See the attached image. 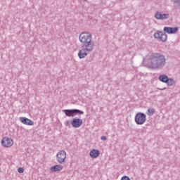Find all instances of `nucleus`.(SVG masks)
Segmentation results:
<instances>
[{
	"mask_svg": "<svg viewBox=\"0 0 180 180\" xmlns=\"http://www.w3.org/2000/svg\"><path fill=\"white\" fill-rule=\"evenodd\" d=\"M64 124H65V126H66V127H68L69 126H70L71 122L68 120V121H65Z\"/></svg>",
	"mask_w": 180,
	"mask_h": 180,
	"instance_id": "obj_18",
	"label": "nucleus"
},
{
	"mask_svg": "<svg viewBox=\"0 0 180 180\" xmlns=\"http://www.w3.org/2000/svg\"><path fill=\"white\" fill-rule=\"evenodd\" d=\"M164 89H166L165 88L162 89V90L164 91Z\"/></svg>",
	"mask_w": 180,
	"mask_h": 180,
	"instance_id": "obj_21",
	"label": "nucleus"
},
{
	"mask_svg": "<svg viewBox=\"0 0 180 180\" xmlns=\"http://www.w3.org/2000/svg\"><path fill=\"white\" fill-rule=\"evenodd\" d=\"M84 1H85L86 2V1H88V0H84Z\"/></svg>",
	"mask_w": 180,
	"mask_h": 180,
	"instance_id": "obj_22",
	"label": "nucleus"
},
{
	"mask_svg": "<svg viewBox=\"0 0 180 180\" xmlns=\"http://www.w3.org/2000/svg\"><path fill=\"white\" fill-rule=\"evenodd\" d=\"M1 146H3V147H5L6 148L12 147V146H13V139L8 137L3 138V139L1 140Z\"/></svg>",
	"mask_w": 180,
	"mask_h": 180,
	"instance_id": "obj_7",
	"label": "nucleus"
},
{
	"mask_svg": "<svg viewBox=\"0 0 180 180\" xmlns=\"http://www.w3.org/2000/svg\"><path fill=\"white\" fill-rule=\"evenodd\" d=\"M20 121L21 123H23V124H26L27 126H33V124H34V122L32 120L25 117H20Z\"/></svg>",
	"mask_w": 180,
	"mask_h": 180,
	"instance_id": "obj_10",
	"label": "nucleus"
},
{
	"mask_svg": "<svg viewBox=\"0 0 180 180\" xmlns=\"http://www.w3.org/2000/svg\"><path fill=\"white\" fill-rule=\"evenodd\" d=\"M63 113L68 117H74L77 115H84V111L79 109H67L63 110Z\"/></svg>",
	"mask_w": 180,
	"mask_h": 180,
	"instance_id": "obj_4",
	"label": "nucleus"
},
{
	"mask_svg": "<svg viewBox=\"0 0 180 180\" xmlns=\"http://www.w3.org/2000/svg\"><path fill=\"white\" fill-rule=\"evenodd\" d=\"M82 43V49L79 51V58H85L95 47V42L92 41V34L89 32H82L79 37Z\"/></svg>",
	"mask_w": 180,
	"mask_h": 180,
	"instance_id": "obj_1",
	"label": "nucleus"
},
{
	"mask_svg": "<svg viewBox=\"0 0 180 180\" xmlns=\"http://www.w3.org/2000/svg\"><path fill=\"white\" fill-rule=\"evenodd\" d=\"M89 155L91 158H98L101 155V152L98 149H93L90 151Z\"/></svg>",
	"mask_w": 180,
	"mask_h": 180,
	"instance_id": "obj_11",
	"label": "nucleus"
},
{
	"mask_svg": "<svg viewBox=\"0 0 180 180\" xmlns=\"http://www.w3.org/2000/svg\"><path fill=\"white\" fill-rule=\"evenodd\" d=\"M147 120V115L144 112H137L135 115V122L136 124H144Z\"/></svg>",
	"mask_w": 180,
	"mask_h": 180,
	"instance_id": "obj_5",
	"label": "nucleus"
},
{
	"mask_svg": "<svg viewBox=\"0 0 180 180\" xmlns=\"http://www.w3.org/2000/svg\"><path fill=\"white\" fill-rule=\"evenodd\" d=\"M155 113V110L154 108H149L147 110V115L148 116H153Z\"/></svg>",
	"mask_w": 180,
	"mask_h": 180,
	"instance_id": "obj_14",
	"label": "nucleus"
},
{
	"mask_svg": "<svg viewBox=\"0 0 180 180\" xmlns=\"http://www.w3.org/2000/svg\"><path fill=\"white\" fill-rule=\"evenodd\" d=\"M51 172H56V171H61L63 166L61 165H56L50 168Z\"/></svg>",
	"mask_w": 180,
	"mask_h": 180,
	"instance_id": "obj_12",
	"label": "nucleus"
},
{
	"mask_svg": "<svg viewBox=\"0 0 180 180\" xmlns=\"http://www.w3.org/2000/svg\"><path fill=\"white\" fill-rule=\"evenodd\" d=\"M155 18L158 20H165V19H168L169 18V14L168 13H161V12H156L155 14Z\"/></svg>",
	"mask_w": 180,
	"mask_h": 180,
	"instance_id": "obj_9",
	"label": "nucleus"
},
{
	"mask_svg": "<svg viewBox=\"0 0 180 180\" xmlns=\"http://www.w3.org/2000/svg\"><path fill=\"white\" fill-rule=\"evenodd\" d=\"M178 30V27H165L163 28L164 32L162 31H157L154 33L153 37H155V39H158V40H161L163 43H165L168 39V35L165 33H167L168 34H175Z\"/></svg>",
	"mask_w": 180,
	"mask_h": 180,
	"instance_id": "obj_3",
	"label": "nucleus"
},
{
	"mask_svg": "<svg viewBox=\"0 0 180 180\" xmlns=\"http://www.w3.org/2000/svg\"><path fill=\"white\" fill-rule=\"evenodd\" d=\"M175 8H180V0H172Z\"/></svg>",
	"mask_w": 180,
	"mask_h": 180,
	"instance_id": "obj_16",
	"label": "nucleus"
},
{
	"mask_svg": "<svg viewBox=\"0 0 180 180\" xmlns=\"http://www.w3.org/2000/svg\"><path fill=\"white\" fill-rule=\"evenodd\" d=\"M121 180H130V177L127 176H123L121 178Z\"/></svg>",
	"mask_w": 180,
	"mask_h": 180,
	"instance_id": "obj_19",
	"label": "nucleus"
},
{
	"mask_svg": "<svg viewBox=\"0 0 180 180\" xmlns=\"http://www.w3.org/2000/svg\"><path fill=\"white\" fill-rule=\"evenodd\" d=\"M18 172L19 174H23V172H25V169H24L22 167H19V168L18 169Z\"/></svg>",
	"mask_w": 180,
	"mask_h": 180,
	"instance_id": "obj_17",
	"label": "nucleus"
},
{
	"mask_svg": "<svg viewBox=\"0 0 180 180\" xmlns=\"http://www.w3.org/2000/svg\"><path fill=\"white\" fill-rule=\"evenodd\" d=\"M166 84L168 85V86H172V85L175 84V81L172 78H169Z\"/></svg>",
	"mask_w": 180,
	"mask_h": 180,
	"instance_id": "obj_15",
	"label": "nucleus"
},
{
	"mask_svg": "<svg viewBox=\"0 0 180 180\" xmlns=\"http://www.w3.org/2000/svg\"><path fill=\"white\" fill-rule=\"evenodd\" d=\"M82 123V120L79 118H73L71 120L70 122V124L75 129H78L79 127H81Z\"/></svg>",
	"mask_w": 180,
	"mask_h": 180,
	"instance_id": "obj_8",
	"label": "nucleus"
},
{
	"mask_svg": "<svg viewBox=\"0 0 180 180\" xmlns=\"http://www.w3.org/2000/svg\"><path fill=\"white\" fill-rule=\"evenodd\" d=\"M67 158V153L65 150L59 151L56 155V160L59 164L65 162V158Z\"/></svg>",
	"mask_w": 180,
	"mask_h": 180,
	"instance_id": "obj_6",
	"label": "nucleus"
},
{
	"mask_svg": "<svg viewBox=\"0 0 180 180\" xmlns=\"http://www.w3.org/2000/svg\"><path fill=\"white\" fill-rule=\"evenodd\" d=\"M143 64L150 70H162L167 64V59L162 53H152L146 60H143Z\"/></svg>",
	"mask_w": 180,
	"mask_h": 180,
	"instance_id": "obj_2",
	"label": "nucleus"
},
{
	"mask_svg": "<svg viewBox=\"0 0 180 180\" xmlns=\"http://www.w3.org/2000/svg\"><path fill=\"white\" fill-rule=\"evenodd\" d=\"M168 76L167 75H161L159 76V81H161V82H164L165 84H167L168 82Z\"/></svg>",
	"mask_w": 180,
	"mask_h": 180,
	"instance_id": "obj_13",
	"label": "nucleus"
},
{
	"mask_svg": "<svg viewBox=\"0 0 180 180\" xmlns=\"http://www.w3.org/2000/svg\"><path fill=\"white\" fill-rule=\"evenodd\" d=\"M101 140H103V141H106V140H108V138L105 136H103L101 137Z\"/></svg>",
	"mask_w": 180,
	"mask_h": 180,
	"instance_id": "obj_20",
	"label": "nucleus"
}]
</instances>
